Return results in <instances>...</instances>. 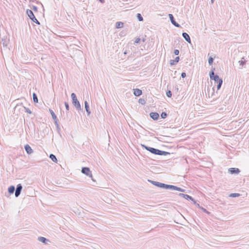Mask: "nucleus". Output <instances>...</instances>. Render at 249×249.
I'll list each match as a JSON object with an SVG mask.
<instances>
[{
	"label": "nucleus",
	"mask_w": 249,
	"mask_h": 249,
	"mask_svg": "<svg viewBox=\"0 0 249 249\" xmlns=\"http://www.w3.org/2000/svg\"><path fill=\"white\" fill-rule=\"evenodd\" d=\"M38 240L45 244H47L48 242L49 241L48 239L44 237H39L38 238Z\"/></svg>",
	"instance_id": "aec40b11"
},
{
	"label": "nucleus",
	"mask_w": 249,
	"mask_h": 249,
	"mask_svg": "<svg viewBox=\"0 0 249 249\" xmlns=\"http://www.w3.org/2000/svg\"><path fill=\"white\" fill-rule=\"evenodd\" d=\"M210 82H211V85L210 86V87L212 89V91L211 94V97H212L214 95V90L216 87V84L215 83H214V80H211L210 79Z\"/></svg>",
	"instance_id": "9d476101"
},
{
	"label": "nucleus",
	"mask_w": 249,
	"mask_h": 249,
	"mask_svg": "<svg viewBox=\"0 0 249 249\" xmlns=\"http://www.w3.org/2000/svg\"><path fill=\"white\" fill-rule=\"evenodd\" d=\"M211 80H214V83L216 84L217 90L220 89L221 85L223 83L222 79H211Z\"/></svg>",
	"instance_id": "423d86ee"
},
{
	"label": "nucleus",
	"mask_w": 249,
	"mask_h": 249,
	"mask_svg": "<svg viewBox=\"0 0 249 249\" xmlns=\"http://www.w3.org/2000/svg\"><path fill=\"white\" fill-rule=\"evenodd\" d=\"M139 103L142 105H144L146 103V101L143 98H140L139 99Z\"/></svg>",
	"instance_id": "7c9ffc66"
},
{
	"label": "nucleus",
	"mask_w": 249,
	"mask_h": 249,
	"mask_svg": "<svg viewBox=\"0 0 249 249\" xmlns=\"http://www.w3.org/2000/svg\"><path fill=\"white\" fill-rule=\"evenodd\" d=\"M213 61V58L212 57H210L208 59V63L210 65H212Z\"/></svg>",
	"instance_id": "f704fd0d"
},
{
	"label": "nucleus",
	"mask_w": 249,
	"mask_h": 249,
	"mask_svg": "<svg viewBox=\"0 0 249 249\" xmlns=\"http://www.w3.org/2000/svg\"><path fill=\"white\" fill-rule=\"evenodd\" d=\"M182 35L185 41H186L189 43H191V39L190 36L187 33L183 32Z\"/></svg>",
	"instance_id": "ddd939ff"
},
{
	"label": "nucleus",
	"mask_w": 249,
	"mask_h": 249,
	"mask_svg": "<svg viewBox=\"0 0 249 249\" xmlns=\"http://www.w3.org/2000/svg\"><path fill=\"white\" fill-rule=\"evenodd\" d=\"M212 0V2H213V0Z\"/></svg>",
	"instance_id": "de8ad7c7"
},
{
	"label": "nucleus",
	"mask_w": 249,
	"mask_h": 249,
	"mask_svg": "<svg viewBox=\"0 0 249 249\" xmlns=\"http://www.w3.org/2000/svg\"><path fill=\"white\" fill-rule=\"evenodd\" d=\"M22 107V108L24 109H25V112H26L27 113H29V114H31L32 113V111H31V110L29 108H26V107H23V106Z\"/></svg>",
	"instance_id": "72a5a7b5"
},
{
	"label": "nucleus",
	"mask_w": 249,
	"mask_h": 249,
	"mask_svg": "<svg viewBox=\"0 0 249 249\" xmlns=\"http://www.w3.org/2000/svg\"><path fill=\"white\" fill-rule=\"evenodd\" d=\"M178 196H181V197H182L186 199L190 200L194 202V204L196 203V201L195 200V199L192 196H189L188 195L184 194H182V193H179L178 194Z\"/></svg>",
	"instance_id": "6e6552de"
},
{
	"label": "nucleus",
	"mask_w": 249,
	"mask_h": 249,
	"mask_svg": "<svg viewBox=\"0 0 249 249\" xmlns=\"http://www.w3.org/2000/svg\"><path fill=\"white\" fill-rule=\"evenodd\" d=\"M22 189V185L21 184H18L17 185V187H16V191H15V195L16 197H18L20 195Z\"/></svg>",
	"instance_id": "0eeeda50"
},
{
	"label": "nucleus",
	"mask_w": 249,
	"mask_h": 249,
	"mask_svg": "<svg viewBox=\"0 0 249 249\" xmlns=\"http://www.w3.org/2000/svg\"><path fill=\"white\" fill-rule=\"evenodd\" d=\"M174 53L175 55H178L179 53V50L176 49V50H174Z\"/></svg>",
	"instance_id": "ea45409f"
},
{
	"label": "nucleus",
	"mask_w": 249,
	"mask_h": 249,
	"mask_svg": "<svg viewBox=\"0 0 249 249\" xmlns=\"http://www.w3.org/2000/svg\"><path fill=\"white\" fill-rule=\"evenodd\" d=\"M142 147H143L144 148H145L146 150H147V151H149L150 153L153 154H155V155H159V151L160 150L158 149H156V148H153V147H148L147 146H146L144 144H142Z\"/></svg>",
	"instance_id": "20e7f679"
},
{
	"label": "nucleus",
	"mask_w": 249,
	"mask_h": 249,
	"mask_svg": "<svg viewBox=\"0 0 249 249\" xmlns=\"http://www.w3.org/2000/svg\"><path fill=\"white\" fill-rule=\"evenodd\" d=\"M26 13L28 15L29 18L36 23L39 25L40 22L38 21V20L36 18L33 11L31 10L27 9L26 11Z\"/></svg>",
	"instance_id": "7ed1b4c3"
},
{
	"label": "nucleus",
	"mask_w": 249,
	"mask_h": 249,
	"mask_svg": "<svg viewBox=\"0 0 249 249\" xmlns=\"http://www.w3.org/2000/svg\"><path fill=\"white\" fill-rule=\"evenodd\" d=\"M101 3H104L105 0H99Z\"/></svg>",
	"instance_id": "c03bdc74"
},
{
	"label": "nucleus",
	"mask_w": 249,
	"mask_h": 249,
	"mask_svg": "<svg viewBox=\"0 0 249 249\" xmlns=\"http://www.w3.org/2000/svg\"><path fill=\"white\" fill-rule=\"evenodd\" d=\"M161 118L165 119L167 116V114L165 112H162L160 115Z\"/></svg>",
	"instance_id": "2f4dec72"
},
{
	"label": "nucleus",
	"mask_w": 249,
	"mask_h": 249,
	"mask_svg": "<svg viewBox=\"0 0 249 249\" xmlns=\"http://www.w3.org/2000/svg\"><path fill=\"white\" fill-rule=\"evenodd\" d=\"M168 16H169V18H170V21H171V23H172V24H173L175 26H176V27H180V25L175 21V19H174V16H173V15H172V14H169V15H168Z\"/></svg>",
	"instance_id": "1a4fd4ad"
},
{
	"label": "nucleus",
	"mask_w": 249,
	"mask_h": 249,
	"mask_svg": "<svg viewBox=\"0 0 249 249\" xmlns=\"http://www.w3.org/2000/svg\"><path fill=\"white\" fill-rule=\"evenodd\" d=\"M49 157L53 161L56 162V163L57 162V160L56 156L54 155H53V154H51L50 155Z\"/></svg>",
	"instance_id": "5701e85b"
},
{
	"label": "nucleus",
	"mask_w": 249,
	"mask_h": 249,
	"mask_svg": "<svg viewBox=\"0 0 249 249\" xmlns=\"http://www.w3.org/2000/svg\"><path fill=\"white\" fill-rule=\"evenodd\" d=\"M33 9L36 11H37V8L36 6H34Z\"/></svg>",
	"instance_id": "79ce46f5"
},
{
	"label": "nucleus",
	"mask_w": 249,
	"mask_h": 249,
	"mask_svg": "<svg viewBox=\"0 0 249 249\" xmlns=\"http://www.w3.org/2000/svg\"><path fill=\"white\" fill-rule=\"evenodd\" d=\"M137 18L138 20L140 21H142L143 20V18L141 14H139V13L137 14Z\"/></svg>",
	"instance_id": "c756f323"
},
{
	"label": "nucleus",
	"mask_w": 249,
	"mask_h": 249,
	"mask_svg": "<svg viewBox=\"0 0 249 249\" xmlns=\"http://www.w3.org/2000/svg\"><path fill=\"white\" fill-rule=\"evenodd\" d=\"M246 60H245L244 58H242V59L238 61V68L239 69H242L244 65L246 64Z\"/></svg>",
	"instance_id": "2eb2a0df"
},
{
	"label": "nucleus",
	"mask_w": 249,
	"mask_h": 249,
	"mask_svg": "<svg viewBox=\"0 0 249 249\" xmlns=\"http://www.w3.org/2000/svg\"><path fill=\"white\" fill-rule=\"evenodd\" d=\"M134 92L133 94L135 96H140L142 94V90L139 89H134Z\"/></svg>",
	"instance_id": "dca6fc26"
},
{
	"label": "nucleus",
	"mask_w": 249,
	"mask_h": 249,
	"mask_svg": "<svg viewBox=\"0 0 249 249\" xmlns=\"http://www.w3.org/2000/svg\"><path fill=\"white\" fill-rule=\"evenodd\" d=\"M186 76V73L184 72H183L181 74V78H185Z\"/></svg>",
	"instance_id": "a19ab883"
},
{
	"label": "nucleus",
	"mask_w": 249,
	"mask_h": 249,
	"mask_svg": "<svg viewBox=\"0 0 249 249\" xmlns=\"http://www.w3.org/2000/svg\"><path fill=\"white\" fill-rule=\"evenodd\" d=\"M33 98L35 103H38V98L36 94L35 93L33 94Z\"/></svg>",
	"instance_id": "cd10ccee"
},
{
	"label": "nucleus",
	"mask_w": 249,
	"mask_h": 249,
	"mask_svg": "<svg viewBox=\"0 0 249 249\" xmlns=\"http://www.w3.org/2000/svg\"><path fill=\"white\" fill-rule=\"evenodd\" d=\"M240 196V195L238 193H232L229 196L231 197H238Z\"/></svg>",
	"instance_id": "c85d7f7f"
},
{
	"label": "nucleus",
	"mask_w": 249,
	"mask_h": 249,
	"mask_svg": "<svg viewBox=\"0 0 249 249\" xmlns=\"http://www.w3.org/2000/svg\"><path fill=\"white\" fill-rule=\"evenodd\" d=\"M179 60V57L177 56L175 58L174 60H171L170 62V64L171 65H174L176 63H177Z\"/></svg>",
	"instance_id": "412c9836"
},
{
	"label": "nucleus",
	"mask_w": 249,
	"mask_h": 249,
	"mask_svg": "<svg viewBox=\"0 0 249 249\" xmlns=\"http://www.w3.org/2000/svg\"><path fill=\"white\" fill-rule=\"evenodd\" d=\"M9 40L7 39H2L0 45H2L4 48H7Z\"/></svg>",
	"instance_id": "a211bd4d"
},
{
	"label": "nucleus",
	"mask_w": 249,
	"mask_h": 249,
	"mask_svg": "<svg viewBox=\"0 0 249 249\" xmlns=\"http://www.w3.org/2000/svg\"><path fill=\"white\" fill-rule=\"evenodd\" d=\"M210 78H219V76L217 74H214L213 71H212L209 73Z\"/></svg>",
	"instance_id": "b1692460"
},
{
	"label": "nucleus",
	"mask_w": 249,
	"mask_h": 249,
	"mask_svg": "<svg viewBox=\"0 0 249 249\" xmlns=\"http://www.w3.org/2000/svg\"><path fill=\"white\" fill-rule=\"evenodd\" d=\"M159 155H160V156H162V155H163V156H166L167 155H170V153L168 152H166V151H161V150H160L159 151Z\"/></svg>",
	"instance_id": "393cba45"
},
{
	"label": "nucleus",
	"mask_w": 249,
	"mask_h": 249,
	"mask_svg": "<svg viewBox=\"0 0 249 249\" xmlns=\"http://www.w3.org/2000/svg\"><path fill=\"white\" fill-rule=\"evenodd\" d=\"M149 181H150L152 184H153L158 187L162 188V183H160V182H159L158 181H155L149 180Z\"/></svg>",
	"instance_id": "6ab92c4d"
},
{
	"label": "nucleus",
	"mask_w": 249,
	"mask_h": 249,
	"mask_svg": "<svg viewBox=\"0 0 249 249\" xmlns=\"http://www.w3.org/2000/svg\"><path fill=\"white\" fill-rule=\"evenodd\" d=\"M240 172V170L237 168H231L229 169V172L231 174H238Z\"/></svg>",
	"instance_id": "f8f14e48"
},
{
	"label": "nucleus",
	"mask_w": 249,
	"mask_h": 249,
	"mask_svg": "<svg viewBox=\"0 0 249 249\" xmlns=\"http://www.w3.org/2000/svg\"><path fill=\"white\" fill-rule=\"evenodd\" d=\"M202 209L203 210V211L206 213H209V212L204 208H202Z\"/></svg>",
	"instance_id": "37998d69"
},
{
	"label": "nucleus",
	"mask_w": 249,
	"mask_h": 249,
	"mask_svg": "<svg viewBox=\"0 0 249 249\" xmlns=\"http://www.w3.org/2000/svg\"><path fill=\"white\" fill-rule=\"evenodd\" d=\"M124 23L122 22H117L116 23V28H120L123 27Z\"/></svg>",
	"instance_id": "bb28decb"
},
{
	"label": "nucleus",
	"mask_w": 249,
	"mask_h": 249,
	"mask_svg": "<svg viewBox=\"0 0 249 249\" xmlns=\"http://www.w3.org/2000/svg\"><path fill=\"white\" fill-rule=\"evenodd\" d=\"M19 107V106H17L15 107V109H16L17 108H18V107Z\"/></svg>",
	"instance_id": "49530a36"
},
{
	"label": "nucleus",
	"mask_w": 249,
	"mask_h": 249,
	"mask_svg": "<svg viewBox=\"0 0 249 249\" xmlns=\"http://www.w3.org/2000/svg\"><path fill=\"white\" fill-rule=\"evenodd\" d=\"M84 104H85V108L86 110L87 114H88V115H89L91 113V112L90 111L89 105L88 102L87 101H85Z\"/></svg>",
	"instance_id": "f3484780"
},
{
	"label": "nucleus",
	"mask_w": 249,
	"mask_h": 249,
	"mask_svg": "<svg viewBox=\"0 0 249 249\" xmlns=\"http://www.w3.org/2000/svg\"><path fill=\"white\" fill-rule=\"evenodd\" d=\"M15 191H16L15 187L14 186L11 185L8 187V191L10 194H13Z\"/></svg>",
	"instance_id": "4be33fe9"
},
{
	"label": "nucleus",
	"mask_w": 249,
	"mask_h": 249,
	"mask_svg": "<svg viewBox=\"0 0 249 249\" xmlns=\"http://www.w3.org/2000/svg\"><path fill=\"white\" fill-rule=\"evenodd\" d=\"M207 90H208V95L209 97H210V96H211L212 89H211V88L208 87Z\"/></svg>",
	"instance_id": "473e14b6"
},
{
	"label": "nucleus",
	"mask_w": 249,
	"mask_h": 249,
	"mask_svg": "<svg viewBox=\"0 0 249 249\" xmlns=\"http://www.w3.org/2000/svg\"><path fill=\"white\" fill-rule=\"evenodd\" d=\"M25 150L28 154H31L33 152V151L31 146L27 144L24 146Z\"/></svg>",
	"instance_id": "4468645a"
},
{
	"label": "nucleus",
	"mask_w": 249,
	"mask_h": 249,
	"mask_svg": "<svg viewBox=\"0 0 249 249\" xmlns=\"http://www.w3.org/2000/svg\"><path fill=\"white\" fill-rule=\"evenodd\" d=\"M166 96L168 97H171L172 96V92L170 90H168L166 92Z\"/></svg>",
	"instance_id": "e433bc0d"
},
{
	"label": "nucleus",
	"mask_w": 249,
	"mask_h": 249,
	"mask_svg": "<svg viewBox=\"0 0 249 249\" xmlns=\"http://www.w3.org/2000/svg\"><path fill=\"white\" fill-rule=\"evenodd\" d=\"M81 172L83 174H84L87 176H89L91 178V179L93 181H95V180L93 179L92 177V175L91 174V172L90 169L89 167H84L82 168Z\"/></svg>",
	"instance_id": "39448f33"
},
{
	"label": "nucleus",
	"mask_w": 249,
	"mask_h": 249,
	"mask_svg": "<svg viewBox=\"0 0 249 249\" xmlns=\"http://www.w3.org/2000/svg\"><path fill=\"white\" fill-rule=\"evenodd\" d=\"M49 111L50 113L51 114L53 120H57V117L55 114L54 112L53 111V110L49 109Z\"/></svg>",
	"instance_id": "a878e982"
},
{
	"label": "nucleus",
	"mask_w": 249,
	"mask_h": 249,
	"mask_svg": "<svg viewBox=\"0 0 249 249\" xmlns=\"http://www.w3.org/2000/svg\"><path fill=\"white\" fill-rule=\"evenodd\" d=\"M162 188H164L166 189H170L172 190H177L181 192H185V190L182 189L180 187L173 185H168L164 183H162Z\"/></svg>",
	"instance_id": "f257e3e1"
},
{
	"label": "nucleus",
	"mask_w": 249,
	"mask_h": 249,
	"mask_svg": "<svg viewBox=\"0 0 249 249\" xmlns=\"http://www.w3.org/2000/svg\"><path fill=\"white\" fill-rule=\"evenodd\" d=\"M71 97L72 99V104L73 106L77 110L81 109V107L80 102L77 100L76 96L74 93H72L71 94Z\"/></svg>",
	"instance_id": "f03ea898"
},
{
	"label": "nucleus",
	"mask_w": 249,
	"mask_h": 249,
	"mask_svg": "<svg viewBox=\"0 0 249 249\" xmlns=\"http://www.w3.org/2000/svg\"><path fill=\"white\" fill-rule=\"evenodd\" d=\"M140 40H141V39H140V38H137L135 39V41H134V43H135V44L139 43L140 42Z\"/></svg>",
	"instance_id": "58836bf2"
},
{
	"label": "nucleus",
	"mask_w": 249,
	"mask_h": 249,
	"mask_svg": "<svg viewBox=\"0 0 249 249\" xmlns=\"http://www.w3.org/2000/svg\"><path fill=\"white\" fill-rule=\"evenodd\" d=\"M150 117L154 120H157L159 118V114L157 112H151Z\"/></svg>",
	"instance_id": "9b49d317"
},
{
	"label": "nucleus",
	"mask_w": 249,
	"mask_h": 249,
	"mask_svg": "<svg viewBox=\"0 0 249 249\" xmlns=\"http://www.w3.org/2000/svg\"><path fill=\"white\" fill-rule=\"evenodd\" d=\"M124 54H127V51H125L124 52Z\"/></svg>",
	"instance_id": "a18cd8bd"
},
{
	"label": "nucleus",
	"mask_w": 249,
	"mask_h": 249,
	"mask_svg": "<svg viewBox=\"0 0 249 249\" xmlns=\"http://www.w3.org/2000/svg\"><path fill=\"white\" fill-rule=\"evenodd\" d=\"M65 106L66 109L67 110H69L70 107H69V104L67 102H65Z\"/></svg>",
	"instance_id": "4c0bfd02"
},
{
	"label": "nucleus",
	"mask_w": 249,
	"mask_h": 249,
	"mask_svg": "<svg viewBox=\"0 0 249 249\" xmlns=\"http://www.w3.org/2000/svg\"><path fill=\"white\" fill-rule=\"evenodd\" d=\"M54 124L56 126V128L57 129H59V124H58V119L57 118V120H54Z\"/></svg>",
	"instance_id": "c9c22d12"
}]
</instances>
